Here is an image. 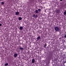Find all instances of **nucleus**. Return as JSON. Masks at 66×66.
<instances>
[{
    "label": "nucleus",
    "mask_w": 66,
    "mask_h": 66,
    "mask_svg": "<svg viewBox=\"0 0 66 66\" xmlns=\"http://www.w3.org/2000/svg\"><path fill=\"white\" fill-rule=\"evenodd\" d=\"M15 15H16V16H17V15H18L19 14V12H15Z\"/></svg>",
    "instance_id": "3"
},
{
    "label": "nucleus",
    "mask_w": 66,
    "mask_h": 66,
    "mask_svg": "<svg viewBox=\"0 0 66 66\" xmlns=\"http://www.w3.org/2000/svg\"><path fill=\"white\" fill-rule=\"evenodd\" d=\"M37 40H39V39H40V36H38L37 37Z\"/></svg>",
    "instance_id": "7"
},
{
    "label": "nucleus",
    "mask_w": 66,
    "mask_h": 66,
    "mask_svg": "<svg viewBox=\"0 0 66 66\" xmlns=\"http://www.w3.org/2000/svg\"><path fill=\"white\" fill-rule=\"evenodd\" d=\"M22 20V18H21V17H19V20Z\"/></svg>",
    "instance_id": "10"
},
{
    "label": "nucleus",
    "mask_w": 66,
    "mask_h": 66,
    "mask_svg": "<svg viewBox=\"0 0 66 66\" xmlns=\"http://www.w3.org/2000/svg\"><path fill=\"white\" fill-rule=\"evenodd\" d=\"M8 65V63H7L6 64H5V66H7Z\"/></svg>",
    "instance_id": "15"
},
{
    "label": "nucleus",
    "mask_w": 66,
    "mask_h": 66,
    "mask_svg": "<svg viewBox=\"0 0 66 66\" xmlns=\"http://www.w3.org/2000/svg\"><path fill=\"white\" fill-rule=\"evenodd\" d=\"M63 65L64 66H66V62H64Z\"/></svg>",
    "instance_id": "8"
},
{
    "label": "nucleus",
    "mask_w": 66,
    "mask_h": 66,
    "mask_svg": "<svg viewBox=\"0 0 66 66\" xmlns=\"http://www.w3.org/2000/svg\"><path fill=\"white\" fill-rule=\"evenodd\" d=\"M63 14L64 15H66V11H65V12H64L63 13Z\"/></svg>",
    "instance_id": "11"
},
{
    "label": "nucleus",
    "mask_w": 66,
    "mask_h": 66,
    "mask_svg": "<svg viewBox=\"0 0 66 66\" xmlns=\"http://www.w3.org/2000/svg\"><path fill=\"white\" fill-rule=\"evenodd\" d=\"M19 50H21L22 51L23 50V48L21 47V46L19 48Z\"/></svg>",
    "instance_id": "4"
},
{
    "label": "nucleus",
    "mask_w": 66,
    "mask_h": 66,
    "mask_svg": "<svg viewBox=\"0 0 66 66\" xmlns=\"http://www.w3.org/2000/svg\"><path fill=\"white\" fill-rule=\"evenodd\" d=\"M46 46H47V44H45L44 45V47H45H45H46Z\"/></svg>",
    "instance_id": "14"
},
{
    "label": "nucleus",
    "mask_w": 66,
    "mask_h": 66,
    "mask_svg": "<svg viewBox=\"0 0 66 66\" xmlns=\"http://www.w3.org/2000/svg\"><path fill=\"white\" fill-rule=\"evenodd\" d=\"M55 29V31H58V32H60L61 30H60V29L59 28V27H54V28Z\"/></svg>",
    "instance_id": "1"
},
{
    "label": "nucleus",
    "mask_w": 66,
    "mask_h": 66,
    "mask_svg": "<svg viewBox=\"0 0 66 66\" xmlns=\"http://www.w3.org/2000/svg\"><path fill=\"white\" fill-rule=\"evenodd\" d=\"M33 16V17H34V16H35V15L34 14Z\"/></svg>",
    "instance_id": "19"
},
{
    "label": "nucleus",
    "mask_w": 66,
    "mask_h": 66,
    "mask_svg": "<svg viewBox=\"0 0 66 66\" xmlns=\"http://www.w3.org/2000/svg\"><path fill=\"white\" fill-rule=\"evenodd\" d=\"M4 2H1V4L2 5V4H4Z\"/></svg>",
    "instance_id": "13"
},
{
    "label": "nucleus",
    "mask_w": 66,
    "mask_h": 66,
    "mask_svg": "<svg viewBox=\"0 0 66 66\" xmlns=\"http://www.w3.org/2000/svg\"><path fill=\"white\" fill-rule=\"evenodd\" d=\"M37 15H36L35 16V17H37Z\"/></svg>",
    "instance_id": "17"
},
{
    "label": "nucleus",
    "mask_w": 66,
    "mask_h": 66,
    "mask_svg": "<svg viewBox=\"0 0 66 66\" xmlns=\"http://www.w3.org/2000/svg\"><path fill=\"white\" fill-rule=\"evenodd\" d=\"M17 53H15V54H14V56L15 57H16L17 56Z\"/></svg>",
    "instance_id": "6"
},
{
    "label": "nucleus",
    "mask_w": 66,
    "mask_h": 66,
    "mask_svg": "<svg viewBox=\"0 0 66 66\" xmlns=\"http://www.w3.org/2000/svg\"><path fill=\"white\" fill-rule=\"evenodd\" d=\"M38 12H40L41 10L40 9H38Z\"/></svg>",
    "instance_id": "12"
},
{
    "label": "nucleus",
    "mask_w": 66,
    "mask_h": 66,
    "mask_svg": "<svg viewBox=\"0 0 66 66\" xmlns=\"http://www.w3.org/2000/svg\"><path fill=\"white\" fill-rule=\"evenodd\" d=\"M34 13H35V12H34Z\"/></svg>",
    "instance_id": "21"
},
{
    "label": "nucleus",
    "mask_w": 66,
    "mask_h": 66,
    "mask_svg": "<svg viewBox=\"0 0 66 66\" xmlns=\"http://www.w3.org/2000/svg\"><path fill=\"white\" fill-rule=\"evenodd\" d=\"M35 59H32L31 60V63H35Z\"/></svg>",
    "instance_id": "2"
},
{
    "label": "nucleus",
    "mask_w": 66,
    "mask_h": 66,
    "mask_svg": "<svg viewBox=\"0 0 66 66\" xmlns=\"http://www.w3.org/2000/svg\"><path fill=\"white\" fill-rule=\"evenodd\" d=\"M23 29V27L21 26L19 28V30H22Z\"/></svg>",
    "instance_id": "5"
},
{
    "label": "nucleus",
    "mask_w": 66,
    "mask_h": 66,
    "mask_svg": "<svg viewBox=\"0 0 66 66\" xmlns=\"http://www.w3.org/2000/svg\"><path fill=\"white\" fill-rule=\"evenodd\" d=\"M0 26H2V24H0Z\"/></svg>",
    "instance_id": "18"
},
{
    "label": "nucleus",
    "mask_w": 66,
    "mask_h": 66,
    "mask_svg": "<svg viewBox=\"0 0 66 66\" xmlns=\"http://www.w3.org/2000/svg\"><path fill=\"white\" fill-rule=\"evenodd\" d=\"M63 0H60V1H62Z\"/></svg>",
    "instance_id": "20"
},
{
    "label": "nucleus",
    "mask_w": 66,
    "mask_h": 66,
    "mask_svg": "<svg viewBox=\"0 0 66 66\" xmlns=\"http://www.w3.org/2000/svg\"><path fill=\"white\" fill-rule=\"evenodd\" d=\"M64 37L65 38H66V34L64 35Z\"/></svg>",
    "instance_id": "16"
},
{
    "label": "nucleus",
    "mask_w": 66,
    "mask_h": 66,
    "mask_svg": "<svg viewBox=\"0 0 66 66\" xmlns=\"http://www.w3.org/2000/svg\"><path fill=\"white\" fill-rule=\"evenodd\" d=\"M35 13L38 14V11L37 10H35Z\"/></svg>",
    "instance_id": "9"
}]
</instances>
